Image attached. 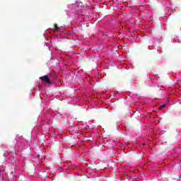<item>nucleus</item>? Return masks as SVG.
<instances>
[{
	"instance_id": "nucleus-1",
	"label": "nucleus",
	"mask_w": 181,
	"mask_h": 181,
	"mask_svg": "<svg viewBox=\"0 0 181 181\" xmlns=\"http://www.w3.org/2000/svg\"><path fill=\"white\" fill-rule=\"evenodd\" d=\"M40 79H41L42 81H45L48 84H52V82L50 81V79L47 75L40 77Z\"/></svg>"
},
{
	"instance_id": "nucleus-2",
	"label": "nucleus",
	"mask_w": 181,
	"mask_h": 181,
	"mask_svg": "<svg viewBox=\"0 0 181 181\" xmlns=\"http://www.w3.org/2000/svg\"><path fill=\"white\" fill-rule=\"evenodd\" d=\"M54 30H59L60 29V28L57 26V24H54Z\"/></svg>"
},
{
	"instance_id": "nucleus-3",
	"label": "nucleus",
	"mask_w": 181,
	"mask_h": 181,
	"mask_svg": "<svg viewBox=\"0 0 181 181\" xmlns=\"http://www.w3.org/2000/svg\"><path fill=\"white\" fill-rule=\"evenodd\" d=\"M165 107H166V105H162L158 108V110H162V108H165Z\"/></svg>"
},
{
	"instance_id": "nucleus-4",
	"label": "nucleus",
	"mask_w": 181,
	"mask_h": 181,
	"mask_svg": "<svg viewBox=\"0 0 181 181\" xmlns=\"http://www.w3.org/2000/svg\"><path fill=\"white\" fill-rule=\"evenodd\" d=\"M42 155H37V158L40 160V159H42Z\"/></svg>"
}]
</instances>
